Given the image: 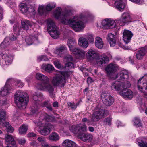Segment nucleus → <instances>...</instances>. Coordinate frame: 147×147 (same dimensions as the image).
Wrapping results in <instances>:
<instances>
[{"label":"nucleus","instance_id":"22","mask_svg":"<svg viewBox=\"0 0 147 147\" xmlns=\"http://www.w3.org/2000/svg\"><path fill=\"white\" fill-rule=\"evenodd\" d=\"M88 41L86 39L83 37H80L78 40V44L81 47L86 48L88 46Z\"/></svg>","mask_w":147,"mask_h":147},{"label":"nucleus","instance_id":"24","mask_svg":"<svg viewBox=\"0 0 147 147\" xmlns=\"http://www.w3.org/2000/svg\"><path fill=\"white\" fill-rule=\"evenodd\" d=\"M108 40L111 47H113L115 45V37L114 34L109 33L108 35Z\"/></svg>","mask_w":147,"mask_h":147},{"label":"nucleus","instance_id":"17","mask_svg":"<svg viewBox=\"0 0 147 147\" xmlns=\"http://www.w3.org/2000/svg\"><path fill=\"white\" fill-rule=\"evenodd\" d=\"M133 36L131 31L125 30L123 32V38L124 42L126 44L129 42Z\"/></svg>","mask_w":147,"mask_h":147},{"label":"nucleus","instance_id":"9","mask_svg":"<svg viewBox=\"0 0 147 147\" xmlns=\"http://www.w3.org/2000/svg\"><path fill=\"white\" fill-rule=\"evenodd\" d=\"M51 82L54 86L63 87L66 83L65 77L61 74H57L51 80Z\"/></svg>","mask_w":147,"mask_h":147},{"label":"nucleus","instance_id":"34","mask_svg":"<svg viewBox=\"0 0 147 147\" xmlns=\"http://www.w3.org/2000/svg\"><path fill=\"white\" fill-rule=\"evenodd\" d=\"M5 140L8 144L12 145H15V142L12 136L10 135H7L5 138Z\"/></svg>","mask_w":147,"mask_h":147},{"label":"nucleus","instance_id":"5","mask_svg":"<svg viewBox=\"0 0 147 147\" xmlns=\"http://www.w3.org/2000/svg\"><path fill=\"white\" fill-rule=\"evenodd\" d=\"M47 115L45 113L43 112L39 117V121L35 123L39 127H41L44 125L43 129L40 131V133L43 135L49 134L51 129L53 128V125L50 124H45L47 119Z\"/></svg>","mask_w":147,"mask_h":147},{"label":"nucleus","instance_id":"20","mask_svg":"<svg viewBox=\"0 0 147 147\" xmlns=\"http://www.w3.org/2000/svg\"><path fill=\"white\" fill-rule=\"evenodd\" d=\"M79 137L82 141L88 142L91 141L93 139L92 135L89 134H82L79 136Z\"/></svg>","mask_w":147,"mask_h":147},{"label":"nucleus","instance_id":"7","mask_svg":"<svg viewBox=\"0 0 147 147\" xmlns=\"http://www.w3.org/2000/svg\"><path fill=\"white\" fill-rule=\"evenodd\" d=\"M47 23L48 32L51 37L55 39L59 38V33L53 21L48 19L47 20Z\"/></svg>","mask_w":147,"mask_h":147},{"label":"nucleus","instance_id":"29","mask_svg":"<svg viewBox=\"0 0 147 147\" xmlns=\"http://www.w3.org/2000/svg\"><path fill=\"white\" fill-rule=\"evenodd\" d=\"M95 44L96 46L99 49H101L104 45L102 39L100 37H97L96 38Z\"/></svg>","mask_w":147,"mask_h":147},{"label":"nucleus","instance_id":"1","mask_svg":"<svg viewBox=\"0 0 147 147\" xmlns=\"http://www.w3.org/2000/svg\"><path fill=\"white\" fill-rule=\"evenodd\" d=\"M61 9L58 7L54 13L55 18L59 19L61 22L64 24L69 25L72 27L76 32L81 31L85 27V24L82 21H84L85 17L82 15L79 16H75L72 18L68 19V17L72 15L70 10H68L63 12L61 13Z\"/></svg>","mask_w":147,"mask_h":147},{"label":"nucleus","instance_id":"38","mask_svg":"<svg viewBox=\"0 0 147 147\" xmlns=\"http://www.w3.org/2000/svg\"><path fill=\"white\" fill-rule=\"evenodd\" d=\"M19 24L18 23H16L15 24L13 27V32L14 34L17 35H19L20 34V32L21 31L22 28H19Z\"/></svg>","mask_w":147,"mask_h":147},{"label":"nucleus","instance_id":"47","mask_svg":"<svg viewBox=\"0 0 147 147\" xmlns=\"http://www.w3.org/2000/svg\"><path fill=\"white\" fill-rule=\"evenodd\" d=\"M55 6V3H50L48 4L45 7L46 11H50Z\"/></svg>","mask_w":147,"mask_h":147},{"label":"nucleus","instance_id":"23","mask_svg":"<svg viewBox=\"0 0 147 147\" xmlns=\"http://www.w3.org/2000/svg\"><path fill=\"white\" fill-rule=\"evenodd\" d=\"M62 145L64 147H76V144L75 142L68 139L65 140L63 141Z\"/></svg>","mask_w":147,"mask_h":147},{"label":"nucleus","instance_id":"19","mask_svg":"<svg viewBox=\"0 0 147 147\" xmlns=\"http://www.w3.org/2000/svg\"><path fill=\"white\" fill-rule=\"evenodd\" d=\"M109 61L108 57L104 55L98 57L97 60V63L98 65H100L107 63Z\"/></svg>","mask_w":147,"mask_h":147},{"label":"nucleus","instance_id":"8","mask_svg":"<svg viewBox=\"0 0 147 147\" xmlns=\"http://www.w3.org/2000/svg\"><path fill=\"white\" fill-rule=\"evenodd\" d=\"M107 110L96 107L92 115L91 121L93 122L97 121L107 115Z\"/></svg>","mask_w":147,"mask_h":147},{"label":"nucleus","instance_id":"26","mask_svg":"<svg viewBox=\"0 0 147 147\" xmlns=\"http://www.w3.org/2000/svg\"><path fill=\"white\" fill-rule=\"evenodd\" d=\"M146 50L145 48H142L139 50L136 55V59H141L146 53Z\"/></svg>","mask_w":147,"mask_h":147},{"label":"nucleus","instance_id":"16","mask_svg":"<svg viewBox=\"0 0 147 147\" xmlns=\"http://www.w3.org/2000/svg\"><path fill=\"white\" fill-rule=\"evenodd\" d=\"M119 94L123 97L131 99L133 97L132 92L130 89L123 88L120 92Z\"/></svg>","mask_w":147,"mask_h":147},{"label":"nucleus","instance_id":"18","mask_svg":"<svg viewBox=\"0 0 147 147\" xmlns=\"http://www.w3.org/2000/svg\"><path fill=\"white\" fill-rule=\"evenodd\" d=\"M8 83L10 84L11 87L15 85L17 87H22L23 85L22 83L21 82L20 80H15L12 78L9 79L7 80V84Z\"/></svg>","mask_w":147,"mask_h":147},{"label":"nucleus","instance_id":"14","mask_svg":"<svg viewBox=\"0 0 147 147\" xmlns=\"http://www.w3.org/2000/svg\"><path fill=\"white\" fill-rule=\"evenodd\" d=\"M131 18L129 13L127 12H124L118 22L120 26L124 25L125 24L131 22Z\"/></svg>","mask_w":147,"mask_h":147},{"label":"nucleus","instance_id":"53","mask_svg":"<svg viewBox=\"0 0 147 147\" xmlns=\"http://www.w3.org/2000/svg\"><path fill=\"white\" fill-rule=\"evenodd\" d=\"M104 122L106 124H107L109 125H110L111 122V119L110 118H105L104 121Z\"/></svg>","mask_w":147,"mask_h":147},{"label":"nucleus","instance_id":"51","mask_svg":"<svg viewBox=\"0 0 147 147\" xmlns=\"http://www.w3.org/2000/svg\"><path fill=\"white\" fill-rule=\"evenodd\" d=\"M48 59L47 57L45 55H41L39 56L37 58V60L38 61H46Z\"/></svg>","mask_w":147,"mask_h":147},{"label":"nucleus","instance_id":"27","mask_svg":"<svg viewBox=\"0 0 147 147\" xmlns=\"http://www.w3.org/2000/svg\"><path fill=\"white\" fill-rule=\"evenodd\" d=\"M117 68L115 64H110L106 67L105 70L109 74L113 72Z\"/></svg>","mask_w":147,"mask_h":147},{"label":"nucleus","instance_id":"46","mask_svg":"<svg viewBox=\"0 0 147 147\" xmlns=\"http://www.w3.org/2000/svg\"><path fill=\"white\" fill-rule=\"evenodd\" d=\"M79 102H77L75 104L74 102H68L67 104L68 106L71 107L73 109H75L79 105Z\"/></svg>","mask_w":147,"mask_h":147},{"label":"nucleus","instance_id":"31","mask_svg":"<svg viewBox=\"0 0 147 147\" xmlns=\"http://www.w3.org/2000/svg\"><path fill=\"white\" fill-rule=\"evenodd\" d=\"M42 68L47 72H49L53 70L54 68L53 66L49 64H43L42 66Z\"/></svg>","mask_w":147,"mask_h":147},{"label":"nucleus","instance_id":"6","mask_svg":"<svg viewBox=\"0 0 147 147\" xmlns=\"http://www.w3.org/2000/svg\"><path fill=\"white\" fill-rule=\"evenodd\" d=\"M76 42L73 38H70L68 40L67 45L69 48L70 51L73 54L80 57H83L85 55V52L82 49L76 48Z\"/></svg>","mask_w":147,"mask_h":147},{"label":"nucleus","instance_id":"4","mask_svg":"<svg viewBox=\"0 0 147 147\" xmlns=\"http://www.w3.org/2000/svg\"><path fill=\"white\" fill-rule=\"evenodd\" d=\"M15 103L19 108L24 109L26 106L28 101L27 94L22 90L17 92L14 96Z\"/></svg>","mask_w":147,"mask_h":147},{"label":"nucleus","instance_id":"3","mask_svg":"<svg viewBox=\"0 0 147 147\" xmlns=\"http://www.w3.org/2000/svg\"><path fill=\"white\" fill-rule=\"evenodd\" d=\"M36 78L42 82L37 85V88L41 90L48 91L50 94H52L54 91L53 86L50 84L49 78L45 75L40 73L36 74Z\"/></svg>","mask_w":147,"mask_h":147},{"label":"nucleus","instance_id":"62","mask_svg":"<svg viewBox=\"0 0 147 147\" xmlns=\"http://www.w3.org/2000/svg\"><path fill=\"white\" fill-rule=\"evenodd\" d=\"M129 1L135 3H139L140 2V0H129Z\"/></svg>","mask_w":147,"mask_h":147},{"label":"nucleus","instance_id":"63","mask_svg":"<svg viewBox=\"0 0 147 147\" xmlns=\"http://www.w3.org/2000/svg\"><path fill=\"white\" fill-rule=\"evenodd\" d=\"M17 37L14 35H13V36L10 39L12 41H14L16 39H17Z\"/></svg>","mask_w":147,"mask_h":147},{"label":"nucleus","instance_id":"44","mask_svg":"<svg viewBox=\"0 0 147 147\" xmlns=\"http://www.w3.org/2000/svg\"><path fill=\"white\" fill-rule=\"evenodd\" d=\"M86 38L89 42L90 43H93L94 41V37L92 34L88 33L86 35Z\"/></svg>","mask_w":147,"mask_h":147},{"label":"nucleus","instance_id":"45","mask_svg":"<svg viewBox=\"0 0 147 147\" xmlns=\"http://www.w3.org/2000/svg\"><path fill=\"white\" fill-rule=\"evenodd\" d=\"M28 13H32V14L34 15L36 13L35 9L34 6L28 5Z\"/></svg>","mask_w":147,"mask_h":147},{"label":"nucleus","instance_id":"40","mask_svg":"<svg viewBox=\"0 0 147 147\" xmlns=\"http://www.w3.org/2000/svg\"><path fill=\"white\" fill-rule=\"evenodd\" d=\"M10 40L8 37L6 38L4 40V41L0 45V47L1 49H3L7 46L9 45V42Z\"/></svg>","mask_w":147,"mask_h":147},{"label":"nucleus","instance_id":"58","mask_svg":"<svg viewBox=\"0 0 147 147\" xmlns=\"http://www.w3.org/2000/svg\"><path fill=\"white\" fill-rule=\"evenodd\" d=\"M87 81L88 83L89 84H91L93 82L92 79L90 77H89L87 78Z\"/></svg>","mask_w":147,"mask_h":147},{"label":"nucleus","instance_id":"42","mask_svg":"<svg viewBox=\"0 0 147 147\" xmlns=\"http://www.w3.org/2000/svg\"><path fill=\"white\" fill-rule=\"evenodd\" d=\"M134 125L138 127L142 126V124L140 119L138 117H135L133 120Z\"/></svg>","mask_w":147,"mask_h":147},{"label":"nucleus","instance_id":"28","mask_svg":"<svg viewBox=\"0 0 147 147\" xmlns=\"http://www.w3.org/2000/svg\"><path fill=\"white\" fill-rule=\"evenodd\" d=\"M42 93L40 92H35L33 94V99L35 101H40L43 99Z\"/></svg>","mask_w":147,"mask_h":147},{"label":"nucleus","instance_id":"52","mask_svg":"<svg viewBox=\"0 0 147 147\" xmlns=\"http://www.w3.org/2000/svg\"><path fill=\"white\" fill-rule=\"evenodd\" d=\"M37 140L38 141L41 143V144L46 140L45 138L42 136L38 137Z\"/></svg>","mask_w":147,"mask_h":147},{"label":"nucleus","instance_id":"35","mask_svg":"<svg viewBox=\"0 0 147 147\" xmlns=\"http://www.w3.org/2000/svg\"><path fill=\"white\" fill-rule=\"evenodd\" d=\"M37 39V37L30 35L26 38V41L28 45H30L32 44L34 41L36 40Z\"/></svg>","mask_w":147,"mask_h":147},{"label":"nucleus","instance_id":"41","mask_svg":"<svg viewBox=\"0 0 147 147\" xmlns=\"http://www.w3.org/2000/svg\"><path fill=\"white\" fill-rule=\"evenodd\" d=\"M21 8L20 10L23 13H27L28 11V5L24 3H22L20 5Z\"/></svg>","mask_w":147,"mask_h":147},{"label":"nucleus","instance_id":"43","mask_svg":"<svg viewBox=\"0 0 147 147\" xmlns=\"http://www.w3.org/2000/svg\"><path fill=\"white\" fill-rule=\"evenodd\" d=\"M138 144L140 147H147V142L145 138L143 140L141 139V141L138 142Z\"/></svg>","mask_w":147,"mask_h":147},{"label":"nucleus","instance_id":"2","mask_svg":"<svg viewBox=\"0 0 147 147\" xmlns=\"http://www.w3.org/2000/svg\"><path fill=\"white\" fill-rule=\"evenodd\" d=\"M116 78L121 81H116L112 83L111 87L113 90L120 92L123 88L130 87V83L128 80L129 76L127 71L124 70L121 71L117 74Z\"/></svg>","mask_w":147,"mask_h":147},{"label":"nucleus","instance_id":"36","mask_svg":"<svg viewBox=\"0 0 147 147\" xmlns=\"http://www.w3.org/2000/svg\"><path fill=\"white\" fill-rule=\"evenodd\" d=\"M49 139L51 140L56 141L59 140V136L57 133L53 132L49 135Z\"/></svg>","mask_w":147,"mask_h":147},{"label":"nucleus","instance_id":"48","mask_svg":"<svg viewBox=\"0 0 147 147\" xmlns=\"http://www.w3.org/2000/svg\"><path fill=\"white\" fill-rule=\"evenodd\" d=\"M54 64L55 67L59 69H61L63 68L60 62L58 61H55L54 62Z\"/></svg>","mask_w":147,"mask_h":147},{"label":"nucleus","instance_id":"10","mask_svg":"<svg viewBox=\"0 0 147 147\" xmlns=\"http://www.w3.org/2000/svg\"><path fill=\"white\" fill-rule=\"evenodd\" d=\"M6 114V113L4 110H2L0 111V125L2 124V126L6 128L5 129L7 132L12 133L14 131V129L9 123L2 122L3 120L5 119Z\"/></svg>","mask_w":147,"mask_h":147},{"label":"nucleus","instance_id":"21","mask_svg":"<svg viewBox=\"0 0 147 147\" xmlns=\"http://www.w3.org/2000/svg\"><path fill=\"white\" fill-rule=\"evenodd\" d=\"M12 88L9 83L7 84V82L3 88H2V90L0 91V95L5 96L7 95L8 93L9 90Z\"/></svg>","mask_w":147,"mask_h":147},{"label":"nucleus","instance_id":"60","mask_svg":"<svg viewBox=\"0 0 147 147\" xmlns=\"http://www.w3.org/2000/svg\"><path fill=\"white\" fill-rule=\"evenodd\" d=\"M99 140L98 138H95L94 140V144H97L99 143Z\"/></svg>","mask_w":147,"mask_h":147},{"label":"nucleus","instance_id":"50","mask_svg":"<svg viewBox=\"0 0 147 147\" xmlns=\"http://www.w3.org/2000/svg\"><path fill=\"white\" fill-rule=\"evenodd\" d=\"M66 67H68L70 69L74 68L75 67V66L74 64L71 62H68L65 64Z\"/></svg>","mask_w":147,"mask_h":147},{"label":"nucleus","instance_id":"33","mask_svg":"<svg viewBox=\"0 0 147 147\" xmlns=\"http://www.w3.org/2000/svg\"><path fill=\"white\" fill-rule=\"evenodd\" d=\"M30 111L31 114L33 115H36L40 112L38 106L36 105L31 107Z\"/></svg>","mask_w":147,"mask_h":147},{"label":"nucleus","instance_id":"55","mask_svg":"<svg viewBox=\"0 0 147 147\" xmlns=\"http://www.w3.org/2000/svg\"><path fill=\"white\" fill-rule=\"evenodd\" d=\"M26 142V140L25 139H20L18 140L19 143L21 144H24Z\"/></svg>","mask_w":147,"mask_h":147},{"label":"nucleus","instance_id":"54","mask_svg":"<svg viewBox=\"0 0 147 147\" xmlns=\"http://www.w3.org/2000/svg\"><path fill=\"white\" fill-rule=\"evenodd\" d=\"M41 145L43 147H51L50 145L48 143L45 141L42 143Z\"/></svg>","mask_w":147,"mask_h":147},{"label":"nucleus","instance_id":"59","mask_svg":"<svg viewBox=\"0 0 147 147\" xmlns=\"http://www.w3.org/2000/svg\"><path fill=\"white\" fill-rule=\"evenodd\" d=\"M82 121L83 122H86L88 123V125H89L90 121L87 119L86 118H84L82 120Z\"/></svg>","mask_w":147,"mask_h":147},{"label":"nucleus","instance_id":"11","mask_svg":"<svg viewBox=\"0 0 147 147\" xmlns=\"http://www.w3.org/2000/svg\"><path fill=\"white\" fill-rule=\"evenodd\" d=\"M0 59V64L3 67H6L7 65L11 64L12 61L13 57L7 54H3Z\"/></svg>","mask_w":147,"mask_h":147},{"label":"nucleus","instance_id":"15","mask_svg":"<svg viewBox=\"0 0 147 147\" xmlns=\"http://www.w3.org/2000/svg\"><path fill=\"white\" fill-rule=\"evenodd\" d=\"M101 25L103 28L108 29L115 27L116 24L114 20L106 19L102 21L101 22Z\"/></svg>","mask_w":147,"mask_h":147},{"label":"nucleus","instance_id":"39","mask_svg":"<svg viewBox=\"0 0 147 147\" xmlns=\"http://www.w3.org/2000/svg\"><path fill=\"white\" fill-rule=\"evenodd\" d=\"M47 12L45 7L43 5H40L38 9V12L40 15H43L46 13Z\"/></svg>","mask_w":147,"mask_h":147},{"label":"nucleus","instance_id":"57","mask_svg":"<svg viewBox=\"0 0 147 147\" xmlns=\"http://www.w3.org/2000/svg\"><path fill=\"white\" fill-rule=\"evenodd\" d=\"M36 134L33 132H30L27 134V136L28 137H35Z\"/></svg>","mask_w":147,"mask_h":147},{"label":"nucleus","instance_id":"56","mask_svg":"<svg viewBox=\"0 0 147 147\" xmlns=\"http://www.w3.org/2000/svg\"><path fill=\"white\" fill-rule=\"evenodd\" d=\"M61 75H62V76L65 77H65H68L69 75V72L67 71L63 72L62 74Z\"/></svg>","mask_w":147,"mask_h":147},{"label":"nucleus","instance_id":"49","mask_svg":"<svg viewBox=\"0 0 147 147\" xmlns=\"http://www.w3.org/2000/svg\"><path fill=\"white\" fill-rule=\"evenodd\" d=\"M43 107H46L50 111L52 110V108L50 104L48 102H45L42 105Z\"/></svg>","mask_w":147,"mask_h":147},{"label":"nucleus","instance_id":"30","mask_svg":"<svg viewBox=\"0 0 147 147\" xmlns=\"http://www.w3.org/2000/svg\"><path fill=\"white\" fill-rule=\"evenodd\" d=\"M22 25V29L23 28L24 30H28L29 27L32 25L31 22L27 20H24L21 21Z\"/></svg>","mask_w":147,"mask_h":147},{"label":"nucleus","instance_id":"61","mask_svg":"<svg viewBox=\"0 0 147 147\" xmlns=\"http://www.w3.org/2000/svg\"><path fill=\"white\" fill-rule=\"evenodd\" d=\"M32 77L31 76L30 77L28 76L26 78V81L28 82V83H29L30 82V80L32 79Z\"/></svg>","mask_w":147,"mask_h":147},{"label":"nucleus","instance_id":"25","mask_svg":"<svg viewBox=\"0 0 147 147\" xmlns=\"http://www.w3.org/2000/svg\"><path fill=\"white\" fill-rule=\"evenodd\" d=\"M67 50V49L65 45H63L60 46L59 48H57L56 50V53L59 56H61V55L63 54Z\"/></svg>","mask_w":147,"mask_h":147},{"label":"nucleus","instance_id":"13","mask_svg":"<svg viewBox=\"0 0 147 147\" xmlns=\"http://www.w3.org/2000/svg\"><path fill=\"white\" fill-rule=\"evenodd\" d=\"M101 97L103 103L106 105L110 106L114 102V99L109 94L103 93L101 95Z\"/></svg>","mask_w":147,"mask_h":147},{"label":"nucleus","instance_id":"12","mask_svg":"<svg viewBox=\"0 0 147 147\" xmlns=\"http://www.w3.org/2000/svg\"><path fill=\"white\" fill-rule=\"evenodd\" d=\"M87 127L85 124H79L69 127L70 130L74 133L80 134L86 131Z\"/></svg>","mask_w":147,"mask_h":147},{"label":"nucleus","instance_id":"32","mask_svg":"<svg viewBox=\"0 0 147 147\" xmlns=\"http://www.w3.org/2000/svg\"><path fill=\"white\" fill-rule=\"evenodd\" d=\"M96 55V53L92 49L89 50L86 53V57L88 59H92L95 57Z\"/></svg>","mask_w":147,"mask_h":147},{"label":"nucleus","instance_id":"37","mask_svg":"<svg viewBox=\"0 0 147 147\" xmlns=\"http://www.w3.org/2000/svg\"><path fill=\"white\" fill-rule=\"evenodd\" d=\"M28 129V126L23 124L20 126L19 129V133L20 134H26Z\"/></svg>","mask_w":147,"mask_h":147},{"label":"nucleus","instance_id":"64","mask_svg":"<svg viewBox=\"0 0 147 147\" xmlns=\"http://www.w3.org/2000/svg\"><path fill=\"white\" fill-rule=\"evenodd\" d=\"M37 144V143L36 141H33L31 143V145L33 146H36Z\"/></svg>","mask_w":147,"mask_h":147}]
</instances>
